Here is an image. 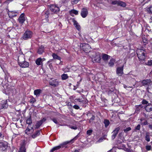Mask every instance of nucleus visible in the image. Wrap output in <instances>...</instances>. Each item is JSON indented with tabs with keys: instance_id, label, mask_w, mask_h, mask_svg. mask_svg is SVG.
I'll list each match as a JSON object with an SVG mask.
<instances>
[{
	"instance_id": "nucleus-1",
	"label": "nucleus",
	"mask_w": 152,
	"mask_h": 152,
	"mask_svg": "<svg viewBox=\"0 0 152 152\" xmlns=\"http://www.w3.org/2000/svg\"><path fill=\"white\" fill-rule=\"evenodd\" d=\"M137 53L139 60L140 62H142L145 60L147 57L146 52L145 50L137 49Z\"/></svg>"
},
{
	"instance_id": "nucleus-2",
	"label": "nucleus",
	"mask_w": 152,
	"mask_h": 152,
	"mask_svg": "<svg viewBox=\"0 0 152 152\" xmlns=\"http://www.w3.org/2000/svg\"><path fill=\"white\" fill-rule=\"evenodd\" d=\"M19 65L22 68H27L28 67L29 63L25 61V58L23 56H20L18 59Z\"/></svg>"
},
{
	"instance_id": "nucleus-3",
	"label": "nucleus",
	"mask_w": 152,
	"mask_h": 152,
	"mask_svg": "<svg viewBox=\"0 0 152 152\" xmlns=\"http://www.w3.org/2000/svg\"><path fill=\"white\" fill-rule=\"evenodd\" d=\"M77 136H76L72 140H71L69 141H66L64 142L62 144H60L59 145L55 146L50 151V152H53L55 150H58L61 148H63L64 147V145H66L67 144L70 143V142H71L73 140H75L76 139V137Z\"/></svg>"
},
{
	"instance_id": "nucleus-4",
	"label": "nucleus",
	"mask_w": 152,
	"mask_h": 152,
	"mask_svg": "<svg viewBox=\"0 0 152 152\" xmlns=\"http://www.w3.org/2000/svg\"><path fill=\"white\" fill-rule=\"evenodd\" d=\"M33 33L30 31H26L23 35L22 38L25 40H27L31 39L33 36Z\"/></svg>"
},
{
	"instance_id": "nucleus-5",
	"label": "nucleus",
	"mask_w": 152,
	"mask_h": 152,
	"mask_svg": "<svg viewBox=\"0 0 152 152\" xmlns=\"http://www.w3.org/2000/svg\"><path fill=\"white\" fill-rule=\"evenodd\" d=\"M80 47L81 49L86 53L90 51V50L91 48L88 44L85 43L81 44Z\"/></svg>"
},
{
	"instance_id": "nucleus-6",
	"label": "nucleus",
	"mask_w": 152,
	"mask_h": 152,
	"mask_svg": "<svg viewBox=\"0 0 152 152\" xmlns=\"http://www.w3.org/2000/svg\"><path fill=\"white\" fill-rule=\"evenodd\" d=\"M50 9L51 12L55 13H57L59 11V7L55 5H51Z\"/></svg>"
},
{
	"instance_id": "nucleus-7",
	"label": "nucleus",
	"mask_w": 152,
	"mask_h": 152,
	"mask_svg": "<svg viewBox=\"0 0 152 152\" xmlns=\"http://www.w3.org/2000/svg\"><path fill=\"white\" fill-rule=\"evenodd\" d=\"M46 120V119L44 118L42 120L37 121L36 124L35 126V128L36 129H38L42 124Z\"/></svg>"
},
{
	"instance_id": "nucleus-8",
	"label": "nucleus",
	"mask_w": 152,
	"mask_h": 152,
	"mask_svg": "<svg viewBox=\"0 0 152 152\" xmlns=\"http://www.w3.org/2000/svg\"><path fill=\"white\" fill-rule=\"evenodd\" d=\"M7 148V144L6 142H0V151H5Z\"/></svg>"
},
{
	"instance_id": "nucleus-9",
	"label": "nucleus",
	"mask_w": 152,
	"mask_h": 152,
	"mask_svg": "<svg viewBox=\"0 0 152 152\" xmlns=\"http://www.w3.org/2000/svg\"><path fill=\"white\" fill-rule=\"evenodd\" d=\"M124 66L118 67L116 69V73L118 76H121L124 74Z\"/></svg>"
},
{
	"instance_id": "nucleus-10",
	"label": "nucleus",
	"mask_w": 152,
	"mask_h": 152,
	"mask_svg": "<svg viewBox=\"0 0 152 152\" xmlns=\"http://www.w3.org/2000/svg\"><path fill=\"white\" fill-rule=\"evenodd\" d=\"M88 11L86 8H82L81 12V15L83 18H86L88 15Z\"/></svg>"
},
{
	"instance_id": "nucleus-11",
	"label": "nucleus",
	"mask_w": 152,
	"mask_h": 152,
	"mask_svg": "<svg viewBox=\"0 0 152 152\" xmlns=\"http://www.w3.org/2000/svg\"><path fill=\"white\" fill-rule=\"evenodd\" d=\"M25 20L24 14H21L18 19V21L19 23L20 24H22L24 22Z\"/></svg>"
},
{
	"instance_id": "nucleus-12",
	"label": "nucleus",
	"mask_w": 152,
	"mask_h": 152,
	"mask_svg": "<svg viewBox=\"0 0 152 152\" xmlns=\"http://www.w3.org/2000/svg\"><path fill=\"white\" fill-rule=\"evenodd\" d=\"M120 129V128L119 127L116 128L115 130L113 131V134L112 136V139L114 140L116 137L117 134H118L119 131Z\"/></svg>"
},
{
	"instance_id": "nucleus-13",
	"label": "nucleus",
	"mask_w": 152,
	"mask_h": 152,
	"mask_svg": "<svg viewBox=\"0 0 152 152\" xmlns=\"http://www.w3.org/2000/svg\"><path fill=\"white\" fill-rule=\"evenodd\" d=\"M17 11H9L8 13L9 17L10 18H12L13 17L17 16Z\"/></svg>"
},
{
	"instance_id": "nucleus-14",
	"label": "nucleus",
	"mask_w": 152,
	"mask_h": 152,
	"mask_svg": "<svg viewBox=\"0 0 152 152\" xmlns=\"http://www.w3.org/2000/svg\"><path fill=\"white\" fill-rule=\"evenodd\" d=\"M59 83L57 79H55L53 80L50 81L49 82V84L54 87H56L59 85Z\"/></svg>"
},
{
	"instance_id": "nucleus-15",
	"label": "nucleus",
	"mask_w": 152,
	"mask_h": 152,
	"mask_svg": "<svg viewBox=\"0 0 152 152\" xmlns=\"http://www.w3.org/2000/svg\"><path fill=\"white\" fill-rule=\"evenodd\" d=\"M95 55L96 56L93 58V59L95 62L99 63L101 60V57L100 55L98 53H96Z\"/></svg>"
},
{
	"instance_id": "nucleus-16",
	"label": "nucleus",
	"mask_w": 152,
	"mask_h": 152,
	"mask_svg": "<svg viewBox=\"0 0 152 152\" xmlns=\"http://www.w3.org/2000/svg\"><path fill=\"white\" fill-rule=\"evenodd\" d=\"M44 47L42 45H41L38 49L37 53L39 54H42L44 52Z\"/></svg>"
},
{
	"instance_id": "nucleus-17",
	"label": "nucleus",
	"mask_w": 152,
	"mask_h": 152,
	"mask_svg": "<svg viewBox=\"0 0 152 152\" xmlns=\"http://www.w3.org/2000/svg\"><path fill=\"white\" fill-rule=\"evenodd\" d=\"M151 81L150 79H146L143 80L141 82L142 85L144 86L149 85Z\"/></svg>"
},
{
	"instance_id": "nucleus-18",
	"label": "nucleus",
	"mask_w": 152,
	"mask_h": 152,
	"mask_svg": "<svg viewBox=\"0 0 152 152\" xmlns=\"http://www.w3.org/2000/svg\"><path fill=\"white\" fill-rule=\"evenodd\" d=\"M72 22L74 23V25L76 28L78 30L80 31V26L79 24L77 22L75 19H73Z\"/></svg>"
},
{
	"instance_id": "nucleus-19",
	"label": "nucleus",
	"mask_w": 152,
	"mask_h": 152,
	"mask_svg": "<svg viewBox=\"0 0 152 152\" xmlns=\"http://www.w3.org/2000/svg\"><path fill=\"white\" fill-rule=\"evenodd\" d=\"M42 15H43L45 17V18L46 19V20L47 21H48V18L49 17V15L50 14V12L48 10L46 11L45 12H43L42 13Z\"/></svg>"
},
{
	"instance_id": "nucleus-20",
	"label": "nucleus",
	"mask_w": 152,
	"mask_h": 152,
	"mask_svg": "<svg viewBox=\"0 0 152 152\" xmlns=\"http://www.w3.org/2000/svg\"><path fill=\"white\" fill-rule=\"evenodd\" d=\"M42 92V90L40 89H36L34 91V94L37 96H39Z\"/></svg>"
},
{
	"instance_id": "nucleus-21",
	"label": "nucleus",
	"mask_w": 152,
	"mask_h": 152,
	"mask_svg": "<svg viewBox=\"0 0 152 152\" xmlns=\"http://www.w3.org/2000/svg\"><path fill=\"white\" fill-rule=\"evenodd\" d=\"M110 56L107 54H103L102 56V58L103 60L105 61H107L109 59V58Z\"/></svg>"
},
{
	"instance_id": "nucleus-22",
	"label": "nucleus",
	"mask_w": 152,
	"mask_h": 152,
	"mask_svg": "<svg viewBox=\"0 0 152 152\" xmlns=\"http://www.w3.org/2000/svg\"><path fill=\"white\" fill-rule=\"evenodd\" d=\"M118 5L123 7H125L126 6V4L125 3L122 1L118 0Z\"/></svg>"
},
{
	"instance_id": "nucleus-23",
	"label": "nucleus",
	"mask_w": 152,
	"mask_h": 152,
	"mask_svg": "<svg viewBox=\"0 0 152 152\" xmlns=\"http://www.w3.org/2000/svg\"><path fill=\"white\" fill-rule=\"evenodd\" d=\"M42 59L40 58H38L36 61V64L37 65L39 66L41 65L42 63Z\"/></svg>"
},
{
	"instance_id": "nucleus-24",
	"label": "nucleus",
	"mask_w": 152,
	"mask_h": 152,
	"mask_svg": "<svg viewBox=\"0 0 152 152\" xmlns=\"http://www.w3.org/2000/svg\"><path fill=\"white\" fill-rule=\"evenodd\" d=\"M40 134V132L39 130H37L36 132L33 134L31 137L32 138H34L37 136H39Z\"/></svg>"
},
{
	"instance_id": "nucleus-25",
	"label": "nucleus",
	"mask_w": 152,
	"mask_h": 152,
	"mask_svg": "<svg viewBox=\"0 0 152 152\" xmlns=\"http://www.w3.org/2000/svg\"><path fill=\"white\" fill-rule=\"evenodd\" d=\"M115 61V60L113 58L111 59L110 60V61L108 63V65L109 66H113L114 64Z\"/></svg>"
},
{
	"instance_id": "nucleus-26",
	"label": "nucleus",
	"mask_w": 152,
	"mask_h": 152,
	"mask_svg": "<svg viewBox=\"0 0 152 152\" xmlns=\"http://www.w3.org/2000/svg\"><path fill=\"white\" fill-rule=\"evenodd\" d=\"M19 152H26V148L24 145H22L21 146Z\"/></svg>"
},
{
	"instance_id": "nucleus-27",
	"label": "nucleus",
	"mask_w": 152,
	"mask_h": 152,
	"mask_svg": "<svg viewBox=\"0 0 152 152\" xmlns=\"http://www.w3.org/2000/svg\"><path fill=\"white\" fill-rule=\"evenodd\" d=\"M143 107V106L142 104H139L138 105H137L135 106V111L136 112H137L139 111L140 109L142 108Z\"/></svg>"
},
{
	"instance_id": "nucleus-28",
	"label": "nucleus",
	"mask_w": 152,
	"mask_h": 152,
	"mask_svg": "<svg viewBox=\"0 0 152 152\" xmlns=\"http://www.w3.org/2000/svg\"><path fill=\"white\" fill-rule=\"evenodd\" d=\"M52 56L54 59H57L60 60L61 58L58 56L57 54L54 53L52 54Z\"/></svg>"
},
{
	"instance_id": "nucleus-29",
	"label": "nucleus",
	"mask_w": 152,
	"mask_h": 152,
	"mask_svg": "<svg viewBox=\"0 0 152 152\" xmlns=\"http://www.w3.org/2000/svg\"><path fill=\"white\" fill-rule=\"evenodd\" d=\"M61 77L63 80H66L68 78V76L67 74H63L61 75Z\"/></svg>"
},
{
	"instance_id": "nucleus-30",
	"label": "nucleus",
	"mask_w": 152,
	"mask_h": 152,
	"mask_svg": "<svg viewBox=\"0 0 152 152\" xmlns=\"http://www.w3.org/2000/svg\"><path fill=\"white\" fill-rule=\"evenodd\" d=\"M26 123L28 124V126L31 125L32 123V120L30 117L28 118L26 120Z\"/></svg>"
},
{
	"instance_id": "nucleus-31",
	"label": "nucleus",
	"mask_w": 152,
	"mask_h": 152,
	"mask_svg": "<svg viewBox=\"0 0 152 152\" xmlns=\"http://www.w3.org/2000/svg\"><path fill=\"white\" fill-rule=\"evenodd\" d=\"M147 12L150 14H152V5L147 8Z\"/></svg>"
},
{
	"instance_id": "nucleus-32",
	"label": "nucleus",
	"mask_w": 152,
	"mask_h": 152,
	"mask_svg": "<svg viewBox=\"0 0 152 152\" xmlns=\"http://www.w3.org/2000/svg\"><path fill=\"white\" fill-rule=\"evenodd\" d=\"M104 123L105 125V126L106 128L110 124L109 121L107 119H105L104 120Z\"/></svg>"
},
{
	"instance_id": "nucleus-33",
	"label": "nucleus",
	"mask_w": 152,
	"mask_h": 152,
	"mask_svg": "<svg viewBox=\"0 0 152 152\" xmlns=\"http://www.w3.org/2000/svg\"><path fill=\"white\" fill-rule=\"evenodd\" d=\"M145 110L148 112H150L152 111V107H149L147 106H145L144 107Z\"/></svg>"
},
{
	"instance_id": "nucleus-34",
	"label": "nucleus",
	"mask_w": 152,
	"mask_h": 152,
	"mask_svg": "<svg viewBox=\"0 0 152 152\" xmlns=\"http://www.w3.org/2000/svg\"><path fill=\"white\" fill-rule=\"evenodd\" d=\"M70 13L71 14H73L75 15H77L78 14V11L75 10H71L70 11Z\"/></svg>"
},
{
	"instance_id": "nucleus-35",
	"label": "nucleus",
	"mask_w": 152,
	"mask_h": 152,
	"mask_svg": "<svg viewBox=\"0 0 152 152\" xmlns=\"http://www.w3.org/2000/svg\"><path fill=\"white\" fill-rule=\"evenodd\" d=\"M145 138L146 140L148 142H149L150 141V136L148 133H146V136Z\"/></svg>"
},
{
	"instance_id": "nucleus-36",
	"label": "nucleus",
	"mask_w": 152,
	"mask_h": 152,
	"mask_svg": "<svg viewBox=\"0 0 152 152\" xmlns=\"http://www.w3.org/2000/svg\"><path fill=\"white\" fill-rule=\"evenodd\" d=\"M80 0H71V3L72 4H77Z\"/></svg>"
},
{
	"instance_id": "nucleus-37",
	"label": "nucleus",
	"mask_w": 152,
	"mask_h": 152,
	"mask_svg": "<svg viewBox=\"0 0 152 152\" xmlns=\"http://www.w3.org/2000/svg\"><path fill=\"white\" fill-rule=\"evenodd\" d=\"M36 101V99L32 97L30 100V102L31 103H33Z\"/></svg>"
},
{
	"instance_id": "nucleus-38",
	"label": "nucleus",
	"mask_w": 152,
	"mask_h": 152,
	"mask_svg": "<svg viewBox=\"0 0 152 152\" xmlns=\"http://www.w3.org/2000/svg\"><path fill=\"white\" fill-rule=\"evenodd\" d=\"M131 127H129L126 128L125 129H124V131L125 133H127L128 132L131 130Z\"/></svg>"
},
{
	"instance_id": "nucleus-39",
	"label": "nucleus",
	"mask_w": 152,
	"mask_h": 152,
	"mask_svg": "<svg viewBox=\"0 0 152 152\" xmlns=\"http://www.w3.org/2000/svg\"><path fill=\"white\" fill-rule=\"evenodd\" d=\"M146 64L149 66H152V60H148Z\"/></svg>"
},
{
	"instance_id": "nucleus-40",
	"label": "nucleus",
	"mask_w": 152,
	"mask_h": 152,
	"mask_svg": "<svg viewBox=\"0 0 152 152\" xmlns=\"http://www.w3.org/2000/svg\"><path fill=\"white\" fill-rule=\"evenodd\" d=\"M118 0H114L111 2V4H113L115 5L118 4Z\"/></svg>"
},
{
	"instance_id": "nucleus-41",
	"label": "nucleus",
	"mask_w": 152,
	"mask_h": 152,
	"mask_svg": "<svg viewBox=\"0 0 152 152\" xmlns=\"http://www.w3.org/2000/svg\"><path fill=\"white\" fill-rule=\"evenodd\" d=\"M95 116L94 115H92L91 117V118L89 120V121L90 123H91V122L94 120L95 119Z\"/></svg>"
},
{
	"instance_id": "nucleus-42",
	"label": "nucleus",
	"mask_w": 152,
	"mask_h": 152,
	"mask_svg": "<svg viewBox=\"0 0 152 152\" xmlns=\"http://www.w3.org/2000/svg\"><path fill=\"white\" fill-rule=\"evenodd\" d=\"M142 103L143 104H147L148 102L145 99H143L142 102Z\"/></svg>"
},
{
	"instance_id": "nucleus-43",
	"label": "nucleus",
	"mask_w": 152,
	"mask_h": 152,
	"mask_svg": "<svg viewBox=\"0 0 152 152\" xmlns=\"http://www.w3.org/2000/svg\"><path fill=\"white\" fill-rule=\"evenodd\" d=\"M92 132V130H88L87 131V134L89 135H90L91 134Z\"/></svg>"
},
{
	"instance_id": "nucleus-44",
	"label": "nucleus",
	"mask_w": 152,
	"mask_h": 152,
	"mask_svg": "<svg viewBox=\"0 0 152 152\" xmlns=\"http://www.w3.org/2000/svg\"><path fill=\"white\" fill-rule=\"evenodd\" d=\"M51 120L56 124H58V122L56 118H51Z\"/></svg>"
},
{
	"instance_id": "nucleus-45",
	"label": "nucleus",
	"mask_w": 152,
	"mask_h": 152,
	"mask_svg": "<svg viewBox=\"0 0 152 152\" xmlns=\"http://www.w3.org/2000/svg\"><path fill=\"white\" fill-rule=\"evenodd\" d=\"M64 71L65 72H69L70 69L69 68H65L64 69Z\"/></svg>"
},
{
	"instance_id": "nucleus-46",
	"label": "nucleus",
	"mask_w": 152,
	"mask_h": 152,
	"mask_svg": "<svg viewBox=\"0 0 152 152\" xmlns=\"http://www.w3.org/2000/svg\"><path fill=\"white\" fill-rule=\"evenodd\" d=\"M146 149L147 151H150L151 149V145H147L146 146Z\"/></svg>"
},
{
	"instance_id": "nucleus-47",
	"label": "nucleus",
	"mask_w": 152,
	"mask_h": 152,
	"mask_svg": "<svg viewBox=\"0 0 152 152\" xmlns=\"http://www.w3.org/2000/svg\"><path fill=\"white\" fill-rule=\"evenodd\" d=\"M30 126H28L27 128L25 130V133L26 134H27V133L28 132H29L30 131L31 129H30Z\"/></svg>"
},
{
	"instance_id": "nucleus-48",
	"label": "nucleus",
	"mask_w": 152,
	"mask_h": 152,
	"mask_svg": "<svg viewBox=\"0 0 152 152\" xmlns=\"http://www.w3.org/2000/svg\"><path fill=\"white\" fill-rule=\"evenodd\" d=\"M69 127L72 129L76 130L77 129V127L76 126H69Z\"/></svg>"
},
{
	"instance_id": "nucleus-49",
	"label": "nucleus",
	"mask_w": 152,
	"mask_h": 152,
	"mask_svg": "<svg viewBox=\"0 0 152 152\" xmlns=\"http://www.w3.org/2000/svg\"><path fill=\"white\" fill-rule=\"evenodd\" d=\"M140 125L138 124L137 126L135 127V129L137 130H140Z\"/></svg>"
},
{
	"instance_id": "nucleus-50",
	"label": "nucleus",
	"mask_w": 152,
	"mask_h": 152,
	"mask_svg": "<svg viewBox=\"0 0 152 152\" xmlns=\"http://www.w3.org/2000/svg\"><path fill=\"white\" fill-rule=\"evenodd\" d=\"M105 138L104 137H102L99 138V140H98V142H102L103 140H105Z\"/></svg>"
},
{
	"instance_id": "nucleus-51",
	"label": "nucleus",
	"mask_w": 152,
	"mask_h": 152,
	"mask_svg": "<svg viewBox=\"0 0 152 152\" xmlns=\"http://www.w3.org/2000/svg\"><path fill=\"white\" fill-rule=\"evenodd\" d=\"M88 102V100L87 99H85L84 100H83L82 101V102L84 104H86Z\"/></svg>"
},
{
	"instance_id": "nucleus-52",
	"label": "nucleus",
	"mask_w": 152,
	"mask_h": 152,
	"mask_svg": "<svg viewBox=\"0 0 152 152\" xmlns=\"http://www.w3.org/2000/svg\"><path fill=\"white\" fill-rule=\"evenodd\" d=\"M73 108L76 109H78L79 108V107L77 105H75L73 106Z\"/></svg>"
},
{
	"instance_id": "nucleus-53",
	"label": "nucleus",
	"mask_w": 152,
	"mask_h": 152,
	"mask_svg": "<svg viewBox=\"0 0 152 152\" xmlns=\"http://www.w3.org/2000/svg\"><path fill=\"white\" fill-rule=\"evenodd\" d=\"M76 100L77 101L79 102H82V100H81L79 98L76 99Z\"/></svg>"
},
{
	"instance_id": "nucleus-54",
	"label": "nucleus",
	"mask_w": 152,
	"mask_h": 152,
	"mask_svg": "<svg viewBox=\"0 0 152 152\" xmlns=\"http://www.w3.org/2000/svg\"><path fill=\"white\" fill-rule=\"evenodd\" d=\"M124 88H129L128 87H127L126 85H124Z\"/></svg>"
},
{
	"instance_id": "nucleus-55",
	"label": "nucleus",
	"mask_w": 152,
	"mask_h": 152,
	"mask_svg": "<svg viewBox=\"0 0 152 152\" xmlns=\"http://www.w3.org/2000/svg\"><path fill=\"white\" fill-rule=\"evenodd\" d=\"M147 121H146L143 122V124L144 125H146L147 124Z\"/></svg>"
},
{
	"instance_id": "nucleus-56",
	"label": "nucleus",
	"mask_w": 152,
	"mask_h": 152,
	"mask_svg": "<svg viewBox=\"0 0 152 152\" xmlns=\"http://www.w3.org/2000/svg\"><path fill=\"white\" fill-rule=\"evenodd\" d=\"M149 128L152 129V125H150L149 126Z\"/></svg>"
},
{
	"instance_id": "nucleus-57",
	"label": "nucleus",
	"mask_w": 152,
	"mask_h": 152,
	"mask_svg": "<svg viewBox=\"0 0 152 152\" xmlns=\"http://www.w3.org/2000/svg\"><path fill=\"white\" fill-rule=\"evenodd\" d=\"M151 104L150 103H149L148 102V104L146 105V106H147V107H148V106H149Z\"/></svg>"
},
{
	"instance_id": "nucleus-58",
	"label": "nucleus",
	"mask_w": 152,
	"mask_h": 152,
	"mask_svg": "<svg viewBox=\"0 0 152 152\" xmlns=\"http://www.w3.org/2000/svg\"><path fill=\"white\" fill-rule=\"evenodd\" d=\"M33 126H31H31H30V127H29L30 128H31V129H31H31H33Z\"/></svg>"
},
{
	"instance_id": "nucleus-59",
	"label": "nucleus",
	"mask_w": 152,
	"mask_h": 152,
	"mask_svg": "<svg viewBox=\"0 0 152 152\" xmlns=\"http://www.w3.org/2000/svg\"><path fill=\"white\" fill-rule=\"evenodd\" d=\"M74 152H79V151L78 150H75Z\"/></svg>"
},
{
	"instance_id": "nucleus-60",
	"label": "nucleus",
	"mask_w": 152,
	"mask_h": 152,
	"mask_svg": "<svg viewBox=\"0 0 152 152\" xmlns=\"http://www.w3.org/2000/svg\"><path fill=\"white\" fill-rule=\"evenodd\" d=\"M2 134L1 133H0V138L2 136Z\"/></svg>"
},
{
	"instance_id": "nucleus-61",
	"label": "nucleus",
	"mask_w": 152,
	"mask_h": 152,
	"mask_svg": "<svg viewBox=\"0 0 152 152\" xmlns=\"http://www.w3.org/2000/svg\"><path fill=\"white\" fill-rule=\"evenodd\" d=\"M127 151L128 152H131V151L130 150H128Z\"/></svg>"
},
{
	"instance_id": "nucleus-62",
	"label": "nucleus",
	"mask_w": 152,
	"mask_h": 152,
	"mask_svg": "<svg viewBox=\"0 0 152 152\" xmlns=\"http://www.w3.org/2000/svg\"><path fill=\"white\" fill-rule=\"evenodd\" d=\"M7 0L8 1H13V0Z\"/></svg>"
},
{
	"instance_id": "nucleus-63",
	"label": "nucleus",
	"mask_w": 152,
	"mask_h": 152,
	"mask_svg": "<svg viewBox=\"0 0 152 152\" xmlns=\"http://www.w3.org/2000/svg\"><path fill=\"white\" fill-rule=\"evenodd\" d=\"M111 150H109V151H108L107 152H111Z\"/></svg>"
},
{
	"instance_id": "nucleus-64",
	"label": "nucleus",
	"mask_w": 152,
	"mask_h": 152,
	"mask_svg": "<svg viewBox=\"0 0 152 152\" xmlns=\"http://www.w3.org/2000/svg\"><path fill=\"white\" fill-rule=\"evenodd\" d=\"M8 80V82H11L12 81V80H10V81H9L8 80Z\"/></svg>"
}]
</instances>
